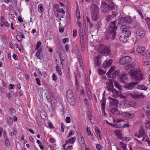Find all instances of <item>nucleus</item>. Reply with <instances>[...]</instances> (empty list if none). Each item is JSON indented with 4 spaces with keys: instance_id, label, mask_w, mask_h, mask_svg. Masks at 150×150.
Returning <instances> with one entry per match:
<instances>
[{
    "instance_id": "5701e85b",
    "label": "nucleus",
    "mask_w": 150,
    "mask_h": 150,
    "mask_svg": "<svg viewBox=\"0 0 150 150\" xmlns=\"http://www.w3.org/2000/svg\"><path fill=\"white\" fill-rule=\"evenodd\" d=\"M137 88L138 89L142 90H146L147 89V87L143 85H138Z\"/></svg>"
},
{
    "instance_id": "774afa93",
    "label": "nucleus",
    "mask_w": 150,
    "mask_h": 150,
    "mask_svg": "<svg viewBox=\"0 0 150 150\" xmlns=\"http://www.w3.org/2000/svg\"><path fill=\"white\" fill-rule=\"evenodd\" d=\"M59 5L58 4H56L54 5V7L56 9L57 11L58 10L59 8Z\"/></svg>"
},
{
    "instance_id": "a878e982",
    "label": "nucleus",
    "mask_w": 150,
    "mask_h": 150,
    "mask_svg": "<svg viewBox=\"0 0 150 150\" xmlns=\"http://www.w3.org/2000/svg\"><path fill=\"white\" fill-rule=\"evenodd\" d=\"M120 74V71L119 70L115 71L112 74V77L113 78L115 77L116 76H118Z\"/></svg>"
},
{
    "instance_id": "c756f323",
    "label": "nucleus",
    "mask_w": 150,
    "mask_h": 150,
    "mask_svg": "<svg viewBox=\"0 0 150 150\" xmlns=\"http://www.w3.org/2000/svg\"><path fill=\"white\" fill-rule=\"evenodd\" d=\"M55 68L57 72L60 76H62V73L61 72V68L59 67V66H57Z\"/></svg>"
},
{
    "instance_id": "3c124183",
    "label": "nucleus",
    "mask_w": 150,
    "mask_h": 150,
    "mask_svg": "<svg viewBox=\"0 0 150 150\" xmlns=\"http://www.w3.org/2000/svg\"><path fill=\"white\" fill-rule=\"evenodd\" d=\"M40 53L39 52L37 51L36 53V57H37L38 59H40L41 60H42L40 56Z\"/></svg>"
},
{
    "instance_id": "2f4dec72",
    "label": "nucleus",
    "mask_w": 150,
    "mask_h": 150,
    "mask_svg": "<svg viewBox=\"0 0 150 150\" xmlns=\"http://www.w3.org/2000/svg\"><path fill=\"white\" fill-rule=\"evenodd\" d=\"M109 4L111 6V9L112 10H113L116 6V5H115L112 1H110Z\"/></svg>"
},
{
    "instance_id": "bf43d9fd",
    "label": "nucleus",
    "mask_w": 150,
    "mask_h": 150,
    "mask_svg": "<svg viewBox=\"0 0 150 150\" xmlns=\"http://www.w3.org/2000/svg\"><path fill=\"white\" fill-rule=\"evenodd\" d=\"M61 131L62 132H64V124L63 123H61Z\"/></svg>"
},
{
    "instance_id": "393cba45",
    "label": "nucleus",
    "mask_w": 150,
    "mask_h": 150,
    "mask_svg": "<svg viewBox=\"0 0 150 150\" xmlns=\"http://www.w3.org/2000/svg\"><path fill=\"white\" fill-rule=\"evenodd\" d=\"M112 15L109 16L105 20L107 21H109V20L111 19V18H114L116 14V13L115 11H112Z\"/></svg>"
},
{
    "instance_id": "c03bdc74",
    "label": "nucleus",
    "mask_w": 150,
    "mask_h": 150,
    "mask_svg": "<svg viewBox=\"0 0 150 150\" xmlns=\"http://www.w3.org/2000/svg\"><path fill=\"white\" fill-rule=\"evenodd\" d=\"M41 45V42L40 41H38V42L36 44V47L35 48V50H38L39 47H40V46Z\"/></svg>"
},
{
    "instance_id": "680f3d73",
    "label": "nucleus",
    "mask_w": 150,
    "mask_h": 150,
    "mask_svg": "<svg viewBox=\"0 0 150 150\" xmlns=\"http://www.w3.org/2000/svg\"><path fill=\"white\" fill-rule=\"evenodd\" d=\"M119 96L120 98H123V99L125 101L127 100V99L126 97L125 96H122V95H119Z\"/></svg>"
},
{
    "instance_id": "69168bd1",
    "label": "nucleus",
    "mask_w": 150,
    "mask_h": 150,
    "mask_svg": "<svg viewBox=\"0 0 150 150\" xmlns=\"http://www.w3.org/2000/svg\"><path fill=\"white\" fill-rule=\"evenodd\" d=\"M137 12H138V13H139V14L140 15V16L142 18H144L143 16L142 13H141V11H140L139 10H137Z\"/></svg>"
},
{
    "instance_id": "09e8293b",
    "label": "nucleus",
    "mask_w": 150,
    "mask_h": 150,
    "mask_svg": "<svg viewBox=\"0 0 150 150\" xmlns=\"http://www.w3.org/2000/svg\"><path fill=\"white\" fill-rule=\"evenodd\" d=\"M9 111L12 114H13L16 112L15 110L12 108H11L9 109Z\"/></svg>"
},
{
    "instance_id": "e2e57ef3",
    "label": "nucleus",
    "mask_w": 150,
    "mask_h": 150,
    "mask_svg": "<svg viewBox=\"0 0 150 150\" xmlns=\"http://www.w3.org/2000/svg\"><path fill=\"white\" fill-rule=\"evenodd\" d=\"M3 135L4 137V139H8L7 137V133L6 131H4L3 133Z\"/></svg>"
},
{
    "instance_id": "ddd939ff",
    "label": "nucleus",
    "mask_w": 150,
    "mask_h": 150,
    "mask_svg": "<svg viewBox=\"0 0 150 150\" xmlns=\"http://www.w3.org/2000/svg\"><path fill=\"white\" fill-rule=\"evenodd\" d=\"M112 60L110 59L108 61H106L103 64V67L104 68H107L110 67L112 63Z\"/></svg>"
},
{
    "instance_id": "9d476101",
    "label": "nucleus",
    "mask_w": 150,
    "mask_h": 150,
    "mask_svg": "<svg viewBox=\"0 0 150 150\" xmlns=\"http://www.w3.org/2000/svg\"><path fill=\"white\" fill-rule=\"evenodd\" d=\"M119 37L120 40L123 42H126L128 39L127 36H126L124 33L122 32L120 33Z\"/></svg>"
},
{
    "instance_id": "0e129e2a",
    "label": "nucleus",
    "mask_w": 150,
    "mask_h": 150,
    "mask_svg": "<svg viewBox=\"0 0 150 150\" xmlns=\"http://www.w3.org/2000/svg\"><path fill=\"white\" fill-rule=\"evenodd\" d=\"M87 132L88 135H91V136H92L93 135V134H91V131L88 128L87 129Z\"/></svg>"
},
{
    "instance_id": "f8f14e48",
    "label": "nucleus",
    "mask_w": 150,
    "mask_h": 150,
    "mask_svg": "<svg viewBox=\"0 0 150 150\" xmlns=\"http://www.w3.org/2000/svg\"><path fill=\"white\" fill-rule=\"evenodd\" d=\"M109 82L106 83L107 88L108 91H111L114 89L111 80L108 79Z\"/></svg>"
},
{
    "instance_id": "20e7f679",
    "label": "nucleus",
    "mask_w": 150,
    "mask_h": 150,
    "mask_svg": "<svg viewBox=\"0 0 150 150\" xmlns=\"http://www.w3.org/2000/svg\"><path fill=\"white\" fill-rule=\"evenodd\" d=\"M100 53L106 55L111 54V50L110 47L107 46H101L100 48Z\"/></svg>"
},
{
    "instance_id": "4be33fe9",
    "label": "nucleus",
    "mask_w": 150,
    "mask_h": 150,
    "mask_svg": "<svg viewBox=\"0 0 150 150\" xmlns=\"http://www.w3.org/2000/svg\"><path fill=\"white\" fill-rule=\"evenodd\" d=\"M131 96L134 98H139L143 96L142 94L139 95L137 94H131Z\"/></svg>"
},
{
    "instance_id": "412c9836",
    "label": "nucleus",
    "mask_w": 150,
    "mask_h": 150,
    "mask_svg": "<svg viewBox=\"0 0 150 150\" xmlns=\"http://www.w3.org/2000/svg\"><path fill=\"white\" fill-rule=\"evenodd\" d=\"M111 91L113 93L112 96L115 98H117L119 97V92L115 89L114 88Z\"/></svg>"
},
{
    "instance_id": "8fccbe9b",
    "label": "nucleus",
    "mask_w": 150,
    "mask_h": 150,
    "mask_svg": "<svg viewBox=\"0 0 150 150\" xmlns=\"http://www.w3.org/2000/svg\"><path fill=\"white\" fill-rule=\"evenodd\" d=\"M80 37V43L84 42V41L83 35H79Z\"/></svg>"
},
{
    "instance_id": "aec40b11",
    "label": "nucleus",
    "mask_w": 150,
    "mask_h": 150,
    "mask_svg": "<svg viewBox=\"0 0 150 150\" xmlns=\"http://www.w3.org/2000/svg\"><path fill=\"white\" fill-rule=\"evenodd\" d=\"M111 112L114 115H118L120 113L117 108L115 107H113L111 109Z\"/></svg>"
},
{
    "instance_id": "5fc2aeb1",
    "label": "nucleus",
    "mask_w": 150,
    "mask_h": 150,
    "mask_svg": "<svg viewBox=\"0 0 150 150\" xmlns=\"http://www.w3.org/2000/svg\"><path fill=\"white\" fill-rule=\"evenodd\" d=\"M52 78L53 80L56 81L57 79V75L55 74H53Z\"/></svg>"
},
{
    "instance_id": "a211bd4d",
    "label": "nucleus",
    "mask_w": 150,
    "mask_h": 150,
    "mask_svg": "<svg viewBox=\"0 0 150 150\" xmlns=\"http://www.w3.org/2000/svg\"><path fill=\"white\" fill-rule=\"evenodd\" d=\"M115 133L116 135L120 139H122L123 141L124 140V137H122L121 131L120 130H117L115 131Z\"/></svg>"
},
{
    "instance_id": "7ed1b4c3",
    "label": "nucleus",
    "mask_w": 150,
    "mask_h": 150,
    "mask_svg": "<svg viewBox=\"0 0 150 150\" xmlns=\"http://www.w3.org/2000/svg\"><path fill=\"white\" fill-rule=\"evenodd\" d=\"M90 7L92 20H96L99 17V7L95 4L92 5Z\"/></svg>"
},
{
    "instance_id": "4c0bfd02",
    "label": "nucleus",
    "mask_w": 150,
    "mask_h": 150,
    "mask_svg": "<svg viewBox=\"0 0 150 150\" xmlns=\"http://www.w3.org/2000/svg\"><path fill=\"white\" fill-rule=\"evenodd\" d=\"M142 65L145 67H147L150 65V62L145 61L143 62Z\"/></svg>"
},
{
    "instance_id": "f257e3e1",
    "label": "nucleus",
    "mask_w": 150,
    "mask_h": 150,
    "mask_svg": "<svg viewBox=\"0 0 150 150\" xmlns=\"http://www.w3.org/2000/svg\"><path fill=\"white\" fill-rule=\"evenodd\" d=\"M129 74L133 81H135V82H131L125 84L124 87L128 90H131L134 88L137 85L139 82L142 79L143 76L141 71L136 69L134 68L129 70Z\"/></svg>"
},
{
    "instance_id": "79ce46f5",
    "label": "nucleus",
    "mask_w": 150,
    "mask_h": 150,
    "mask_svg": "<svg viewBox=\"0 0 150 150\" xmlns=\"http://www.w3.org/2000/svg\"><path fill=\"white\" fill-rule=\"evenodd\" d=\"M5 140V144L7 146H10V142L9 141L8 139H4Z\"/></svg>"
},
{
    "instance_id": "338daca9",
    "label": "nucleus",
    "mask_w": 150,
    "mask_h": 150,
    "mask_svg": "<svg viewBox=\"0 0 150 150\" xmlns=\"http://www.w3.org/2000/svg\"><path fill=\"white\" fill-rule=\"evenodd\" d=\"M101 147L100 144H97L96 145V149L98 150H101Z\"/></svg>"
},
{
    "instance_id": "72a5a7b5",
    "label": "nucleus",
    "mask_w": 150,
    "mask_h": 150,
    "mask_svg": "<svg viewBox=\"0 0 150 150\" xmlns=\"http://www.w3.org/2000/svg\"><path fill=\"white\" fill-rule=\"evenodd\" d=\"M76 16L78 20H79L80 18V11L78 9H76Z\"/></svg>"
},
{
    "instance_id": "f03ea898",
    "label": "nucleus",
    "mask_w": 150,
    "mask_h": 150,
    "mask_svg": "<svg viewBox=\"0 0 150 150\" xmlns=\"http://www.w3.org/2000/svg\"><path fill=\"white\" fill-rule=\"evenodd\" d=\"M116 22V21L112 22L110 25L108 30L105 33V38L107 40L114 39L115 38L116 35V30L117 29V27L115 25V23Z\"/></svg>"
},
{
    "instance_id": "2eb2a0df",
    "label": "nucleus",
    "mask_w": 150,
    "mask_h": 150,
    "mask_svg": "<svg viewBox=\"0 0 150 150\" xmlns=\"http://www.w3.org/2000/svg\"><path fill=\"white\" fill-rule=\"evenodd\" d=\"M101 55L100 54H98L94 59L95 62V65L96 66H98L100 65L101 63L100 62H99V59L101 57Z\"/></svg>"
},
{
    "instance_id": "49530a36",
    "label": "nucleus",
    "mask_w": 150,
    "mask_h": 150,
    "mask_svg": "<svg viewBox=\"0 0 150 150\" xmlns=\"http://www.w3.org/2000/svg\"><path fill=\"white\" fill-rule=\"evenodd\" d=\"M79 35H83V30L81 27L79 28Z\"/></svg>"
},
{
    "instance_id": "1a4fd4ad",
    "label": "nucleus",
    "mask_w": 150,
    "mask_h": 150,
    "mask_svg": "<svg viewBox=\"0 0 150 150\" xmlns=\"http://www.w3.org/2000/svg\"><path fill=\"white\" fill-rule=\"evenodd\" d=\"M136 51L138 54L142 55H144L146 53L145 48L140 46H139L137 47Z\"/></svg>"
},
{
    "instance_id": "a19ab883",
    "label": "nucleus",
    "mask_w": 150,
    "mask_h": 150,
    "mask_svg": "<svg viewBox=\"0 0 150 150\" xmlns=\"http://www.w3.org/2000/svg\"><path fill=\"white\" fill-rule=\"evenodd\" d=\"M146 127L149 129H150V121L147 122L145 123Z\"/></svg>"
},
{
    "instance_id": "58836bf2",
    "label": "nucleus",
    "mask_w": 150,
    "mask_h": 150,
    "mask_svg": "<svg viewBox=\"0 0 150 150\" xmlns=\"http://www.w3.org/2000/svg\"><path fill=\"white\" fill-rule=\"evenodd\" d=\"M38 11L40 13H41L43 11V7L42 4H39L38 6Z\"/></svg>"
},
{
    "instance_id": "b1692460",
    "label": "nucleus",
    "mask_w": 150,
    "mask_h": 150,
    "mask_svg": "<svg viewBox=\"0 0 150 150\" xmlns=\"http://www.w3.org/2000/svg\"><path fill=\"white\" fill-rule=\"evenodd\" d=\"M114 83L115 87L117 88L120 91H121L122 89V86L117 81H115Z\"/></svg>"
},
{
    "instance_id": "0eeeda50",
    "label": "nucleus",
    "mask_w": 150,
    "mask_h": 150,
    "mask_svg": "<svg viewBox=\"0 0 150 150\" xmlns=\"http://www.w3.org/2000/svg\"><path fill=\"white\" fill-rule=\"evenodd\" d=\"M145 35V32L142 28H140L138 29L136 32V40H139L143 38Z\"/></svg>"
},
{
    "instance_id": "864d4df0",
    "label": "nucleus",
    "mask_w": 150,
    "mask_h": 150,
    "mask_svg": "<svg viewBox=\"0 0 150 150\" xmlns=\"http://www.w3.org/2000/svg\"><path fill=\"white\" fill-rule=\"evenodd\" d=\"M98 72L100 75H103L105 73V72H104L103 71L100 69L98 70Z\"/></svg>"
},
{
    "instance_id": "a18cd8bd",
    "label": "nucleus",
    "mask_w": 150,
    "mask_h": 150,
    "mask_svg": "<svg viewBox=\"0 0 150 150\" xmlns=\"http://www.w3.org/2000/svg\"><path fill=\"white\" fill-rule=\"evenodd\" d=\"M81 47V48L82 51L83 52H84L85 51V45L84 42L80 43Z\"/></svg>"
},
{
    "instance_id": "6e6d98bb",
    "label": "nucleus",
    "mask_w": 150,
    "mask_h": 150,
    "mask_svg": "<svg viewBox=\"0 0 150 150\" xmlns=\"http://www.w3.org/2000/svg\"><path fill=\"white\" fill-rule=\"evenodd\" d=\"M74 134V131L72 130H71V131L69 132V134L67 136V137H69L71 135L73 134Z\"/></svg>"
},
{
    "instance_id": "bb28decb",
    "label": "nucleus",
    "mask_w": 150,
    "mask_h": 150,
    "mask_svg": "<svg viewBox=\"0 0 150 150\" xmlns=\"http://www.w3.org/2000/svg\"><path fill=\"white\" fill-rule=\"evenodd\" d=\"M120 29L122 31V32L125 33V30H129V28L126 27V26L124 25H122L120 27Z\"/></svg>"
},
{
    "instance_id": "37998d69",
    "label": "nucleus",
    "mask_w": 150,
    "mask_h": 150,
    "mask_svg": "<svg viewBox=\"0 0 150 150\" xmlns=\"http://www.w3.org/2000/svg\"><path fill=\"white\" fill-rule=\"evenodd\" d=\"M126 19V23H131V21L130 20V18L129 17H127L125 18Z\"/></svg>"
},
{
    "instance_id": "473e14b6",
    "label": "nucleus",
    "mask_w": 150,
    "mask_h": 150,
    "mask_svg": "<svg viewBox=\"0 0 150 150\" xmlns=\"http://www.w3.org/2000/svg\"><path fill=\"white\" fill-rule=\"evenodd\" d=\"M125 35H126V36H127V38L129 37L131 34V32L129 30H125V32L124 33Z\"/></svg>"
},
{
    "instance_id": "f704fd0d",
    "label": "nucleus",
    "mask_w": 150,
    "mask_h": 150,
    "mask_svg": "<svg viewBox=\"0 0 150 150\" xmlns=\"http://www.w3.org/2000/svg\"><path fill=\"white\" fill-rule=\"evenodd\" d=\"M126 19L125 17H121L120 19V23L121 24L126 23Z\"/></svg>"
},
{
    "instance_id": "cd10ccee",
    "label": "nucleus",
    "mask_w": 150,
    "mask_h": 150,
    "mask_svg": "<svg viewBox=\"0 0 150 150\" xmlns=\"http://www.w3.org/2000/svg\"><path fill=\"white\" fill-rule=\"evenodd\" d=\"M100 102H102L101 103V108H102V110L104 113V114H105V105L106 103V101H100Z\"/></svg>"
},
{
    "instance_id": "e433bc0d",
    "label": "nucleus",
    "mask_w": 150,
    "mask_h": 150,
    "mask_svg": "<svg viewBox=\"0 0 150 150\" xmlns=\"http://www.w3.org/2000/svg\"><path fill=\"white\" fill-rule=\"evenodd\" d=\"M7 122L9 125H12L13 123V119L11 117H9L8 118Z\"/></svg>"
},
{
    "instance_id": "c85d7f7f",
    "label": "nucleus",
    "mask_w": 150,
    "mask_h": 150,
    "mask_svg": "<svg viewBox=\"0 0 150 150\" xmlns=\"http://www.w3.org/2000/svg\"><path fill=\"white\" fill-rule=\"evenodd\" d=\"M77 134L79 138V139L80 140V139H81V141L82 142V143L83 144H84V139L83 138V137L82 136L81 133L80 132H78L77 133Z\"/></svg>"
},
{
    "instance_id": "4468645a",
    "label": "nucleus",
    "mask_w": 150,
    "mask_h": 150,
    "mask_svg": "<svg viewBox=\"0 0 150 150\" xmlns=\"http://www.w3.org/2000/svg\"><path fill=\"white\" fill-rule=\"evenodd\" d=\"M92 20L94 23L96 29L98 30H99V28L100 27V23L99 21V17H98V19L96 20Z\"/></svg>"
},
{
    "instance_id": "de8ad7c7",
    "label": "nucleus",
    "mask_w": 150,
    "mask_h": 150,
    "mask_svg": "<svg viewBox=\"0 0 150 150\" xmlns=\"http://www.w3.org/2000/svg\"><path fill=\"white\" fill-rule=\"evenodd\" d=\"M146 21L147 23V24L148 25L149 27H150V18H147L146 19Z\"/></svg>"
},
{
    "instance_id": "9b49d317",
    "label": "nucleus",
    "mask_w": 150,
    "mask_h": 150,
    "mask_svg": "<svg viewBox=\"0 0 150 150\" xmlns=\"http://www.w3.org/2000/svg\"><path fill=\"white\" fill-rule=\"evenodd\" d=\"M110 104L112 105L113 106H117L119 101L117 100L115 98H112L110 97H109Z\"/></svg>"
},
{
    "instance_id": "6e6552de",
    "label": "nucleus",
    "mask_w": 150,
    "mask_h": 150,
    "mask_svg": "<svg viewBox=\"0 0 150 150\" xmlns=\"http://www.w3.org/2000/svg\"><path fill=\"white\" fill-rule=\"evenodd\" d=\"M102 11L105 13L108 12L110 10V7L106 2H102L100 7Z\"/></svg>"
},
{
    "instance_id": "c9c22d12",
    "label": "nucleus",
    "mask_w": 150,
    "mask_h": 150,
    "mask_svg": "<svg viewBox=\"0 0 150 150\" xmlns=\"http://www.w3.org/2000/svg\"><path fill=\"white\" fill-rule=\"evenodd\" d=\"M76 139V138L75 137H73L70 138L69 139L70 142V143L71 144L74 143Z\"/></svg>"
},
{
    "instance_id": "423d86ee",
    "label": "nucleus",
    "mask_w": 150,
    "mask_h": 150,
    "mask_svg": "<svg viewBox=\"0 0 150 150\" xmlns=\"http://www.w3.org/2000/svg\"><path fill=\"white\" fill-rule=\"evenodd\" d=\"M132 60V58L129 56H126L122 57L119 60L120 63L122 65L129 64Z\"/></svg>"
},
{
    "instance_id": "dca6fc26",
    "label": "nucleus",
    "mask_w": 150,
    "mask_h": 150,
    "mask_svg": "<svg viewBox=\"0 0 150 150\" xmlns=\"http://www.w3.org/2000/svg\"><path fill=\"white\" fill-rule=\"evenodd\" d=\"M144 110L145 111L146 113L150 112V103L146 102L143 107Z\"/></svg>"
},
{
    "instance_id": "052dcab7",
    "label": "nucleus",
    "mask_w": 150,
    "mask_h": 150,
    "mask_svg": "<svg viewBox=\"0 0 150 150\" xmlns=\"http://www.w3.org/2000/svg\"><path fill=\"white\" fill-rule=\"evenodd\" d=\"M69 44H67L66 45H65V49H66V51L68 52H69Z\"/></svg>"
},
{
    "instance_id": "4d7b16f0",
    "label": "nucleus",
    "mask_w": 150,
    "mask_h": 150,
    "mask_svg": "<svg viewBox=\"0 0 150 150\" xmlns=\"http://www.w3.org/2000/svg\"><path fill=\"white\" fill-rule=\"evenodd\" d=\"M77 34V31L76 30H74L73 32V36L74 38L76 37Z\"/></svg>"
},
{
    "instance_id": "39448f33",
    "label": "nucleus",
    "mask_w": 150,
    "mask_h": 150,
    "mask_svg": "<svg viewBox=\"0 0 150 150\" xmlns=\"http://www.w3.org/2000/svg\"><path fill=\"white\" fill-rule=\"evenodd\" d=\"M66 96L68 102L71 105H74V100L73 98V94L71 90H68L67 91Z\"/></svg>"
},
{
    "instance_id": "7c9ffc66",
    "label": "nucleus",
    "mask_w": 150,
    "mask_h": 150,
    "mask_svg": "<svg viewBox=\"0 0 150 150\" xmlns=\"http://www.w3.org/2000/svg\"><path fill=\"white\" fill-rule=\"evenodd\" d=\"M120 81L122 83L124 82V80L126 79H127L126 75L125 74H123L120 77Z\"/></svg>"
},
{
    "instance_id": "13d9d810",
    "label": "nucleus",
    "mask_w": 150,
    "mask_h": 150,
    "mask_svg": "<svg viewBox=\"0 0 150 150\" xmlns=\"http://www.w3.org/2000/svg\"><path fill=\"white\" fill-rule=\"evenodd\" d=\"M66 122L67 123H69L70 122V118L69 117H67L66 118Z\"/></svg>"
},
{
    "instance_id": "603ef678",
    "label": "nucleus",
    "mask_w": 150,
    "mask_h": 150,
    "mask_svg": "<svg viewBox=\"0 0 150 150\" xmlns=\"http://www.w3.org/2000/svg\"><path fill=\"white\" fill-rule=\"evenodd\" d=\"M16 38L19 41H21L22 40V39L21 37V35H17L16 36Z\"/></svg>"
},
{
    "instance_id": "ea45409f",
    "label": "nucleus",
    "mask_w": 150,
    "mask_h": 150,
    "mask_svg": "<svg viewBox=\"0 0 150 150\" xmlns=\"http://www.w3.org/2000/svg\"><path fill=\"white\" fill-rule=\"evenodd\" d=\"M144 131H143L142 130H140L139 132V135H137V137L139 138L140 137H142L144 135Z\"/></svg>"
},
{
    "instance_id": "f3484780",
    "label": "nucleus",
    "mask_w": 150,
    "mask_h": 150,
    "mask_svg": "<svg viewBox=\"0 0 150 150\" xmlns=\"http://www.w3.org/2000/svg\"><path fill=\"white\" fill-rule=\"evenodd\" d=\"M123 115L126 117L132 119L134 116V114L133 113H130L128 112H123Z\"/></svg>"
},
{
    "instance_id": "6ab92c4d",
    "label": "nucleus",
    "mask_w": 150,
    "mask_h": 150,
    "mask_svg": "<svg viewBox=\"0 0 150 150\" xmlns=\"http://www.w3.org/2000/svg\"><path fill=\"white\" fill-rule=\"evenodd\" d=\"M125 67L124 69L126 70H128L130 68H133L135 66V64L134 63L129 64Z\"/></svg>"
}]
</instances>
